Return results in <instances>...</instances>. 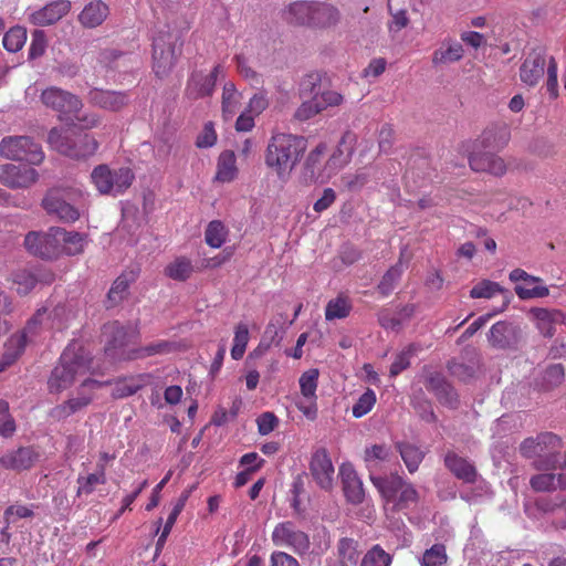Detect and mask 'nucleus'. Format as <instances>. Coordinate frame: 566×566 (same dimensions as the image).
I'll list each match as a JSON object with an SVG mask.
<instances>
[{
	"label": "nucleus",
	"instance_id": "obj_1",
	"mask_svg": "<svg viewBox=\"0 0 566 566\" xmlns=\"http://www.w3.org/2000/svg\"><path fill=\"white\" fill-rule=\"evenodd\" d=\"M92 365L93 358L82 346L66 347L49 378L50 391L61 392L73 386L75 381H81V389L88 391L111 385L109 380L98 381L90 377L93 374Z\"/></svg>",
	"mask_w": 566,
	"mask_h": 566
},
{
	"label": "nucleus",
	"instance_id": "obj_2",
	"mask_svg": "<svg viewBox=\"0 0 566 566\" xmlns=\"http://www.w3.org/2000/svg\"><path fill=\"white\" fill-rule=\"evenodd\" d=\"M307 147L302 136L273 133L269 139L264 163L280 179H285L300 163Z\"/></svg>",
	"mask_w": 566,
	"mask_h": 566
},
{
	"label": "nucleus",
	"instance_id": "obj_3",
	"mask_svg": "<svg viewBox=\"0 0 566 566\" xmlns=\"http://www.w3.org/2000/svg\"><path fill=\"white\" fill-rule=\"evenodd\" d=\"M87 193L74 186L50 188L41 202L44 211L62 222L74 223L87 210Z\"/></svg>",
	"mask_w": 566,
	"mask_h": 566
},
{
	"label": "nucleus",
	"instance_id": "obj_4",
	"mask_svg": "<svg viewBox=\"0 0 566 566\" xmlns=\"http://www.w3.org/2000/svg\"><path fill=\"white\" fill-rule=\"evenodd\" d=\"M40 98L45 107L57 113L60 120H77L85 129L96 127L98 124V117L95 115L80 116L82 101L69 91L50 86L42 91Z\"/></svg>",
	"mask_w": 566,
	"mask_h": 566
},
{
	"label": "nucleus",
	"instance_id": "obj_5",
	"mask_svg": "<svg viewBox=\"0 0 566 566\" xmlns=\"http://www.w3.org/2000/svg\"><path fill=\"white\" fill-rule=\"evenodd\" d=\"M560 449V439L552 432H542L536 437L526 438L520 444L522 457L532 459L534 469L538 471L556 470Z\"/></svg>",
	"mask_w": 566,
	"mask_h": 566
},
{
	"label": "nucleus",
	"instance_id": "obj_6",
	"mask_svg": "<svg viewBox=\"0 0 566 566\" xmlns=\"http://www.w3.org/2000/svg\"><path fill=\"white\" fill-rule=\"evenodd\" d=\"M48 144L59 154L74 159L87 158L98 148V143L92 135L62 127H53L49 132Z\"/></svg>",
	"mask_w": 566,
	"mask_h": 566
},
{
	"label": "nucleus",
	"instance_id": "obj_7",
	"mask_svg": "<svg viewBox=\"0 0 566 566\" xmlns=\"http://www.w3.org/2000/svg\"><path fill=\"white\" fill-rule=\"evenodd\" d=\"M546 72V91L549 97H558L557 62L553 56L547 59L541 50H533L528 53L520 67V78L527 86H535Z\"/></svg>",
	"mask_w": 566,
	"mask_h": 566
},
{
	"label": "nucleus",
	"instance_id": "obj_8",
	"mask_svg": "<svg viewBox=\"0 0 566 566\" xmlns=\"http://www.w3.org/2000/svg\"><path fill=\"white\" fill-rule=\"evenodd\" d=\"M184 41L169 31L159 32L153 42V71L157 77L167 76L181 54Z\"/></svg>",
	"mask_w": 566,
	"mask_h": 566
},
{
	"label": "nucleus",
	"instance_id": "obj_9",
	"mask_svg": "<svg viewBox=\"0 0 566 566\" xmlns=\"http://www.w3.org/2000/svg\"><path fill=\"white\" fill-rule=\"evenodd\" d=\"M103 334L107 336L105 353L115 360H132L126 356L133 354L134 348H129V344H135L139 333L136 328L124 326L115 321L105 324Z\"/></svg>",
	"mask_w": 566,
	"mask_h": 566
},
{
	"label": "nucleus",
	"instance_id": "obj_10",
	"mask_svg": "<svg viewBox=\"0 0 566 566\" xmlns=\"http://www.w3.org/2000/svg\"><path fill=\"white\" fill-rule=\"evenodd\" d=\"M0 155L15 161L40 165L44 160L42 147L29 136H8L0 143Z\"/></svg>",
	"mask_w": 566,
	"mask_h": 566
},
{
	"label": "nucleus",
	"instance_id": "obj_11",
	"mask_svg": "<svg viewBox=\"0 0 566 566\" xmlns=\"http://www.w3.org/2000/svg\"><path fill=\"white\" fill-rule=\"evenodd\" d=\"M91 179L102 195L123 193L133 184L135 176L130 168L122 167L111 170L106 165L95 167Z\"/></svg>",
	"mask_w": 566,
	"mask_h": 566
},
{
	"label": "nucleus",
	"instance_id": "obj_12",
	"mask_svg": "<svg viewBox=\"0 0 566 566\" xmlns=\"http://www.w3.org/2000/svg\"><path fill=\"white\" fill-rule=\"evenodd\" d=\"M59 227H51L46 232H29L24 238L25 249L42 259H55L62 254L59 245Z\"/></svg>",
	"mask_w": 566,
	"mask_h": 566
},
{
	"label": "nucleus",
	"instance_id": "obj_13",
	"mask_svg": "<svg viewBox=\"0 0 566 566\" xmlns=\"http://www.w3.org/2000/svg\"><path fill=\"white\" fill-rule=\"evenodd\" d=\"M272 542L276 546L291 548L296 554H305L310 549V538L293 522L279 523L272 532Z\"/></svg>",
	"mask_w": 566,
	"mask_h": 566
},
{
	"label": "nucleus",
	"instance_id": "obj_14",
	"mask_svg": "<svg viewBox=\"0 0 566 566\" xmlns=\"http://www.w3.org/2000/svg\"><path fill=\"white\" fill-rule=\"evenodd\" d=\"M53 272L44 269H19L11 273L10 282L20 296H25L32 292L39 284L50 285L54 282Z\"/></svg>",
	"mask_w": 566,
	"mask_h": 566
},
{
	"label": "nucleus",
	"instance_id": "obj_15",
	"mask_svg": "<svg viewBox=\"0 0 566 566\" xmlns=\"http://www.w3.org/2000/svg\"><path fill=\"white\" fill-rule=\"evenodd\" d=\"M223 72L221 64H217L209 74L195 71L190 74L185 94L191 99H198L212 95L218 76Z\"/></svg>",
	"mask_w": 566,
	"mask_h": 566
},
{
	"label": "nucleus",
	"instance_id": "obj_16",
	"mask_svg": "<svg viewBox=\"0 0 566 566\" xmlns=\"http://www.w3.org/2000/svg\"><path fill=\"white\" fill-rule=\"evenodd\" d=\"M39 179L38 171L25 165L6 164L0 166V182L12 189L28 188Z\"/></svg>",
	"mask_w": 566,
	"mask_h": 566
},
{
	"label": "nucleus",
	"instance_id": "obj_17",
	"mask_svg": "<svg viewBox=\"0 0 566 566\" xmlns=\"http://www.w3.org/2000/svg\"><path fill=\"white\" fill-rule=\"evenodd\" d=\"M310 472L321 489L331 490L333 488L335 469L325 448H319L313 452L310 461Z\"/></svg>",
	"mask_w": 566,
	"mask_h": 566
},
{
	"label": "nucleus",
	"instance_id": "obj_18",
	"mask_svg": "<svg viewBox=\"0 0 566 566\" xmlns=\"http://www.w3.org/2000/svg\"><path fill=\"white\" fill-rule=\"evenodd\" d=\"M44 314V310H38L36 313L28 321L23 331L10 336L4 344V359H8L9 363H14L21 356L27 346L28 333L35 334L36 324L42 322Z\"/></svg>",
	"mask_w": 566,
	"mask_h": 566
},
{
	"label": "nucleus",
	"instance_id": "obj_19",
	"mask_svg": "<svg viewBox=\"0 0 566 566\" xmlns=\"http://www.w3.org/2000/svg\"><path fill=\"white\" fill-rule=\"evenodd\" d=\"M40 452L33 447H20L9 450L0 457V467L17 472L32 469L40 460Z\"/></svg>",
	"mask_w": 566,
	"mask_h": 566
},
{
	"label": "nucleus",
	"instance_id": "obj_20",
	"mask_svg": "<svg viewBox=\"0 0 566 566\" xmlns=\"http://www.w3.org/2000/svg\"><path fill=\"white\" fill-rule=\"evenodd\" d=\"M469 164L471 169L478 172H489L494 176H503L506 172L504 160L492 150L474 147L469 157Z\"/></svg>",
	"mask_w": 566,
	"mask_h": 566
},
{
	"label": "nucleus",
	"instance_id": "obj_21",
	"mask_svg": "<svg viewBox=\"0 0 566 566\" xmlns=\"http://www.w3.org/2000/svg\"><path fill=\"white\" fill-rule=\"evenodd\" d=\"M71 10V1L69 0H55L48 3L45 7L33 11L29 15V21L34 25L46 27L51 25L59 20H61L64 15H66Z\"/></svg>",
	"mask_w": 566,
	"mask_h": 566
},
{
	"label": "nucleus",
	"instance_id": "obj_22",
	"mask_svg": "<svg viewBox=\"0 0 566 566\" xmlns=\"http://www.w3.org/2000/svg\"><path fill=\"white\" fill-rule=\"evenodd\" d=\"M426 388L434 394L440 403L452 408L458 405V395L442 374L431 373L426 379Z\"/></svg>",
	"mask_w": 566,
	"mask_h": 566
},
{
	"label": "nucleus",
	"instance_id": "obj_23",
	"mask_svg": "<svg viewBox=\"0 0 566 566\" xmlns=\"http://www.w3.org/2000/svg\"><path fill=\"white\" fill-rule=\"evenodd\" d=\"M90 102L103 109L118 112L124 108L128 102V95L124 92L94 88L88 93Z\"/></svg>",
	"mask_w": 566,
	"mask_h": 566
},
{
	"label": "nucleus",
	"instance_id": "obj_24",
	"mask_svg": "<svg viewBox=\"0 0 566 566\" xmlns=\"http://www.w3.org/2000/svg\"><path fill=\"white\" fill-rule=\"evenodd\" d=\"M531 314L536 321V327L545 337H553L555 335L556 324L566 325V314L559 310L534 307L531 310Z\"/></svg>",
	"mask_w": 566,
	"mask_h": 566
},
{
	"label": "nucleus",
	"instance_id": "obj_25",
	"mask_svg": "<svg viewBox=\"0 0 566 566\" xmlns=\"http://www.w3.org/2000/svg\"><path fill=\"white\" fill-rule=\"evenodd\" d=\"M339 474L343 483V491L347 499L353 504H359L364 501L365 491L363 482L358 478L356 471L352 465H342Z\"/></svg>",
	"mask_w": 566,
	"mask_h": 566
},
{
	"label": "nucleus",
	"instance_id": "obj_26",
	"mask_svg": "<svg viewBox=\"0 0 566 566\" xmlns=\"http://www.w3.org/2000/svg\"><path fill=\"white\" fill-rule=\"evenodd\" d=\"M340 11L337 7L327 2L314 1L312 15V28L331 29L336 27L340 21Z\"/></svg>",
	"mask_w": 566,
	"mask_h": 566
},
{
	"label": "nucleus",
	"instance_id": "obj_27",
	"mask_svg": "<svg viewBox=\"0 0 566 566\" xmlns=\"http://www.w3.org/2000/svg\"><path fill=\"white\" fill-rule=\"evenodd\" d=\"M509 137L510 133L506 126L494 125L482 133L474 147L484 150H496L506 145Z\"/></svg>",
	"mask_w": 566,
	"mask_h": 566
},
{
	"label": "nucleus",
	"instance_id": "obj_28",
	"mask_svg": "<svg viewBox=\"0 0 566 566\" xmlns=\"http://www.w3.org/2000/svg\"><path fill=\"white\" fill-rule=\"evenodd\" d=\"M444 464L459 480L467 483L475 482L478 472L467 459L449 451L444 457Z\"/></svg>",
	"mask_w": 566,
	"mask_h": 566
},
{
	"label": "nucleus",
	"instance_id": "obj_29",
	"mask_svg": "<svg viewBox=\"0 0 566 566\" xmlns=\"http://www.w3.org/2000/svg\"><path fill=\"white\" fill-rule=\"evenodd\" d=\"M150 377L149 374H139L115 380L113 398L122 399L135 395L148 384Z\"/></svg>",
	"mask_w": 566,
	"mask_h": 566
},
{
	"label": "nucleus",
	"instance_id": "obj_30",
	"mask_svg": "<svg viewBox=\"0 0 566 566\" xmlns=\"http://www.w3.org/2000/svg\"><path fill=\"white\" fill-rule=\"evenodd\" d=\"M109 9L102 0L87 3L78 15L80 23L85 28H96L107 18Z\"/></svg>",
	"mask_w": 566,
	"mask_h": 566
},
{
	"label": "nucleus",
	"instance_id": "obj_31",
	"mask_svg": "<svg viewBox=\"0 0 566 566\" xmlns=\"http://www.w3.org/2000/svg\"><path fill=\"white\" fill-rule=\"evenodd\" d=\"M314 1H296L284 11V20L294 25H307L312 28Z\"/></svg>",
	"mask_w": 566,
	"mask_h": 566
},
{
	"label": "nucleus",
	"instance_id": "obj_32",
	"mask_svg": "<svg viewBox=\"0 0 566 566\" xmlns=\"http://www.w3.org/2000/svg\"><path fill=\"white\" fill-rule=\"evenodd\" d=\"M370 481L387 503L396 501L398 491L401 489V486H403V483L406 482L398 474H390L386 476H376L371 474Z\"/></svg>",
	"mask_w": 566,
	"mask_h": 566
},
{
	"label": "nucleus",
	"instance_id": "obj_33",
	"mask_svg": "<svg viewBox=\"0 0 566 566\" xmlns=\"http://www.w3.org/2000/svg\"><path fill=\"white\" fill-rule=\"evenodd\" d=\"M87 390H82L80 388L78 397L69 399L62 405H59L54 407L50 416L57 421L64 420L71 415L77 412L78 410L83 409L84 407L88 406L92 401V396L86 395Z\"/></svg>",
	"mask_w": 566,
	"mask_h": 566
},
{
	"label": "nucleus",
	"instance_id": "obj_34",
	"mask_svg": "<svg viewBox=\"0 0 566 566\" xmlns=\"http://www.w3.org/2000/svg\"><path fill=\"white\" fill-rule=\"evenodd\" d=\"M179 349L176 342L160 339L146 346L135 347L133 354L126 356L130 359H143L157 355H168Z\"/></svg>",
	"mask_w": 566,
	"mask_h": 566
},
{
	"label": "nucleus",
	"instance_id": "obj_35",
	"mask_svg": "<svg viewBox=\"0 0 566 566\" xmlns=\"http://www.w3.org/2000/svg\"><path fill=\"white\" fill-rule=\"evenodd\" d=\"M238 176L237 158L234 151L224 150L219 155L217 163L216 180L231 182Z\"/></svg>",
	"mask_w": 566,
	"mask_h": 566
},
{
	"label": "nucleus",
	"instance_id": "obj_36",
	"mask_svg": "<svg viewBox=\"0 0 566 566\" xmlns=\"http://www.w3.org/2000/svg\"><path fill=\"white\" fill-rule=\"evenodd\" d=\"M136 275L130 273H122L112 284L108 293L106 306L113 307L119 304L123 300L126 298L128 294L129 285L135 281Z\"/></svg>",
	"mask_w": 566,
	"mask_h": 566
},
{
	"label": "nucleus",
	"instance_id": "obj_37",
	"mask_svg": "<svg viewBox=\"0 0 566 566\" xmlns=\"http://www.w3.org/2000/svg\"><path fill=\"white\" fill-rule=\"evenodd\" d=\"M515 336L514 327L506 322L495 323L489 333L490 344L500 349H505L512 346Z\"/></svg>",
	"mask_w": 566,
	"mask_h": 566
},
{
	"label": "nucleus",
	"instance_id": "obj_38",
	"mask_svg": "<svg viewBox=\"0 0 566 566\" xmlns=\"http://www.w3.org/2000/svg\"><path fill=\"white\" fill-rule=\"evenodd\" d=\"M59 245L62 248V254L77 255L84 251L85 238L76 231H66L59 227Z\"/></svg>",
	"mask_w": 566,
	"mask_h": 566
},
{
	"label": "nucleus",
	"instance_id": "obj_39",
	"mask_svg": "<svg viewBox=\"0 0 566 566\" xmlns=\"http://www.w3.org/2000/svg\"><path fill=\"white\" fill-rule=\"evenodd\" d=\"M107 481L106 474L104 473V464L96 465V471L86 475H78L76 479L77 490L76 495H90L92 494L97 485H103Z\"/></svg>",
	"mask_w": 566,
	"mask_h": 566
},
{
	"label": "nucleus",
	"instance_id": "obj_40",
	"mask_svg": "<svg viewBox=\"0 0 566 566\" xmlns=\"http://www.w3.org/2000/svg\"><path fill=\"white\" fill-rule=\"evenodd\" d=\"M242 95L238 92L235 85L232 82H228L223 85L222 90V116L226 120L231 119L238 112L241 104Z\"/></svg>",
	"mask_w": 566,
	"mask_h": 566
},
{
	"label": "nucleus",
	"instance_id": "obj_41",
	"mask_svg": "<svg viewBox=\"0 0 566 566\" xmlns=\"http://www.w3.org/2000/svg\"><path fill=\"white\" fill-rule=\"evenodd\" d=\"M41 310H44L45 314L42 317V322L36 324V327L46 321L49 328L61 331L67 327L70 319L73 317L72 312L65 305H57L50 312L45 307Z\"/></svg>",
	"mask_w": 566,
	"mask_h": 566
},
{
	"label": "nucleus",
	"instance_id": "obj_42",
	"mask_svg": "<svg viewBox=\"0 0 566 566\" xmlns=\"http://www.w3.org/2000/svg\"><path fill=\"white\" fill-rule=\"evenodd\" d=\"M463 46L459 42L442 43L432 54V64L441 65L458 62L463 56Z\"/></svg>",
	"mask_w": 566,
	"mask_h": 566
},
{
	"label": "nucleus",
	"instance_id": "obj_43",
	"mask_svg": "<svg viewBox=\"0 0 566 566\" xmlns=\"http://www.w3.org/2000/svg\"><path fill=\"white\" fill-rule=\"evenodd\" d=\"M193 272L191 261L186 256H178L166 265L164 273L174 281L184 282L188 280Z\"/></svg>",
	"mask_w": 566,
	"mask_h": 566
},
{
	"label": "nucleus",
	"instance_id": "obj_44",
	"mask_svg": "<svg viewBox=\"0 0 566 566\" xmlns=\"http://www.w3.org/2000/svg\"><path fill=\"white\" fill-rule=\"evenodd\" d=\"M352 307L349 297L345 294H339L327 303L325 307V318L327 321L345 318L349 315Z\"/></svg>",
	"mask_w": 566,
	"mask_h": 566
},
{
	"label": "nucleus",
	"instance_id": "obj_45",
	"mask_svg": "<svg viewBox=\"0 0 566 566\" xmlns=\"http://www.w3.org/2000/svg\"><path fill=\"white\" fill-rule=\"evenodd\" d=\"M402 273H403V265H402V259H400L395 265L390 266L387 270V272L384 274L379 284L377 285L378 292L382 296H388L394 291L397 283L401 279Z\"/></svg>",
	"mask_w": 566,
	"mask_h": 566
},
{
	"label": "nucleus",
	"instance_id": "obj_46",
	"mask_svg": "<svg viewBox=\"0 0 566 566\" xmlns=\"http://www.w3.org/2000/svg\"><path fill=\"white\" fill-rule=\"evenodd\" d=\"M398 449L408 471L416 472L424 458L423 451L411 443H399Z\"/></svg>",
	"mask_w": 566,
	"mask_h": 566
},
{
	"label": "nucleus",
	"instance_id": "obj_47",
	"mask_svg": "<svg viewBox=\"0 0 566 566\" xmlns=\"http://www.w3.org/2000/svg\"><path fill=\"white\" fill-rule=\"evenodd\" d=\"M318 369L311 368L304 371L300 377V388L306 400H317L316 389L318 385Z\"/></svg>",
	"mask_w": 566,
	"mask_h": 566
},
{
	"label": "nucleus",
	"instance_id": "obj_48",
	"mask_svg": "<svg viewBox=\"0 0 566 566\" xmlns=\"http://www.w3.org/2000/svg\"><path fill=\"white\" fill-rule=\"evenodd\" d=\"M448 563V554L444 544H433L426 549L420 559L421 566H446Z\"/></svg>",
	"mask_w": 566,
	"mask_h": 566
},
{
	"label": "nucleus",
	"instance_id": "obj_49",
	"mask_svg": "<svg viewBox=\"0 0 566 566\" xmlns=\"http://www.w3.org/2000/svg\"><path fill=\"white\" fill-rule=\"evenodd\" d=\"M228 235V230L220 220L209 222L205 231V241L211 248H220Z\"/></svg>",
	"mask_w": 566,
	"mask_h": 566
},
{
	"label": "nucleus",
	"instance_id": "obj_50",
	"mask_svg": "<svg viewBox=\"0 0 566 566\" xmlns=\"http://www.w3.org/2000/svg\"><path fill=\"white\" fill-rule=\"evenodd\" d=\"M249 328L247 324L239 323L234 328L233 345L231 348V357L234 360H239L243 357L248 343H249Z\"/></svg>",
	"mask_w": 566,
	"mask_h": 566
},
{
	"label": "nucleus",
	"instance_id": "obj_51",
	"mask_svg": "<svg viewBox=\"0 0 566 566\" xmlns=\"http://www.w3.org/2000/svg\"><path fill=\"white\" fill-rule=\"evenodd\" d=\"M419 501V494L412 484L405 482L403 486L398 491L396 501H391L394 509L402 511L411 505H416Z\"/></svg>",
	"mask_w": 566,
	"mask_h": 566
},
{
	"label": "nucleus",
	"instance_id": "obj_52",
	"mask_svg": "<svg viewBox=\"0 0 566 566\" xmlns=\"http://www.w3.org/2000/svg\"><path fill=\"white\" fill-rule=\"evenodd\" d=\"M27 41V30L22 27H13L3 35V46L9 52L20 51Z\"/></svg>",
	"mask_w": 566,
	"mask_h": 566
},
{
	"label": "nucleus",
	"instance_id": "obj_53",
	"mask_svg": "<svg viewBox=\"0 0 566 566\" xmlns=\"http://www.w3.org/2000/svg\"><path fill=\"white\" fill-rule=\"evenodd\" d=\"M391 560V556L380 545L376 544L367 551L360 566H390Z\"/></svg>",
	"mask_w": 566,
	"mask_h": 566
},
{
	"label": "nucleus",
	"instance_id": "obj_54",
	"mask_svg": "<svg viewBox=\"0 0 566 566\" xmlns=\"http://www.w3.org/2000/svg\"><path fill=\"white\" fill-rule=\"evenodd\" d=\"M339 563L346 564L349 562L356 564L359 558L358 543L348 537L340 538L337 545Z\"/></svg>",
	"mask_w": 566,
	"mask_h": 566
},
{
	"label": "nucleus",
	"instance_id": "obj_55",
	"mask_svg": "<svg viewBox=\"0 0 566 566\" xmlns=\"http://www.w3.org/2000/svg\"><path fill=\"white\" fill-rule=\"evenodd\" d=\"M376 401L377 398L375 391L370 388H367L366 391L360 395V397L354 403L352 408L353 416L357 419L364 417L371 411L376 405Z\"/></svg>",
	"mask_w": 566,
	"mask_h": 566
},
{
	"label": "nucleus",
	"instance_id": "obj_56",
	"mask_svg": "<svg viewBox=\"0 0 566 566\" xmlns=\"http://www.w3.org/2000/svg\"><path fill=\"white\" fill-rule=\"evenodd\" d=\"M515 293L521 300L546 297L549 294L548 287L538 283H520L515 286Z\"/></svg>",
	"mask_w": 566,
	"mask_h": 566
},
{
	"label": "nucleus",
	"instance_id": "obj_57",
	"mask_svg": "<svg viewBox=\"0 0 566 566\" xmlns=\"http://www.w3.org/2000/svg\"><path fill=\"white\" fill-rule=\"evenodd\" d=\"M502 292H504V289H502V286L499 283L490 280H482L472 287V290L470 291V296L472 298H491L496 293Z\"/></svg>",
	"mask_w": 566,
	"mask_h": 566
},
{
	"label": "nucleus",
	"instance_id": "obj_58",
	"mask_svg": "<svg viewBox=\"0 0 566 566\" xmlns=\"http://www.w3.org/2000/svg\"><path fill=\"white\" fill-rule=\"evenodd\" d=\"M15 429L14 419L9 411V403L6 400H0V436L12 437Z\"/></svg>",
	"mask_w": 566,
	"mask_h": 566
},
{
	"label": "nucleus",
	"instance_id": "obj_59",
	"mask_svg": "<svg viewBox=\"0 0 566 566\" xmlns=\"http://www.w3.org/2000/svg\"><path fill=\"white\" fill-rule=\"evenodd\" d=\"M531 488L536 492H551L556 490L555 473H539L531 478Z\"/></svg>",
	"mask_w": 566,
	"mask_h": 566
},
{
	"label": "nucleus",
	"instance_id": "obj_60",
	"mask_svg": "<svg viewBox=\"0 0 566 566\" xmlns=\"http://www.w3.org/2000/svg\"><path fill=\"white\" fill-rule=\"evenodd\" d=\"M321 112L322 107H319L318 98H316L314 95L311 99L303 102L298 106V108L295 111L294 117L297 120L305 122L319 114Z\"/></svg>",
	"mask_w": 566,
	"mask_h": 566
},
{
	"label": "nucleus",
	"instance_id": "obj_61",
	"mask_svg": "<svg viewBox=\"0 0 566 566\" xmlns=\"http://www.w3.org/2000/svg\"><path fill=\"white\" fill-rule=\"evenodd\" d=\"M14 310L13 301L10 295H8L0 287V335L6 334L10 326L4 316L10 315Z\"/></svg>",
	"mask_w": 566,
	"mask_h": 566
},
{
	"label": "nucleus",
	"instance_id": "obj_62",
	"mask_svg": "<svg viewBox=\"0 0 566 566\" xmlns=\"http://www.w3.org/2000/svg\"><path fill=\"white\" fill-rule=\"evenodd\" d=\"M389 458V448L385 444H374L365 450V461L371 467L376 461H386Z\"/></svg>",
	"mask_w": 566,
	"mask_h": 566
},
{
	"label": "nucleus",
	"instance_id": "obj_63",
	"mask_svg": "<svg viewBox=\"0 0 566 566\" xmlns=\"http://www.w3.org/2000/svg\"><path fill=\"white\" fill-rule=\"evenodd\" d=\"M46 49V39L43 31L35 30L32 33V40L29 48V57L36 59L44 54Z\"/></svg>",
	"mask_w": 566,
	"mask_h": 566
},
{
	"label": "nucleus",
	"instance_id": "obj_64",
	"mask_svg": "<svg viewBox=\"0 0 566 566\" xmlns=\"http://www.w3.org/2000/svg\"><path fill=\"white\" fill-rule=\"evenodd\" d=\"M277 423L279 420L276 416L270 411L261 413L256 419L258 431L261 436H266L272 432Z\"/></svg>",
	"mask_w": 566,
	"mask_h": 566
}]
</instances>
